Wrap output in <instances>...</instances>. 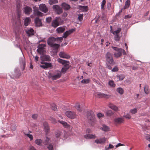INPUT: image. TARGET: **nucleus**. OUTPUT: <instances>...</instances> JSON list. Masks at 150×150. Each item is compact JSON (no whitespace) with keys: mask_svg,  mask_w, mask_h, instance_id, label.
<instances>
[{"mask_svg":"<svg viewBox=\"0 0 150 150\" xmlns=\"http://www.w3.org/2000/svg\"><path fill=\"white\" fill-rule=\"evenodd\" d=\"M61 76V71H59L56 70L52 73L48 72V78L53 80H56L60 78Z\"/></svg>","mask_w":150,"mask_h":150,"instance_id":"nucleus-1","label":"nucleus"},{"mask_svg":"<svg viewBox=\"0 0 150 150\" xmlns=\"http://www.w3.org/2000/svg\"><path fill=\"white\" fill-rule=\"evenodd\" d=\"M87 116L88 122L91 125H93L96 121L95 115L93 112L92 111L88 112Z\"/></svg>","mask_w":150,"mask_h":150,"instance_id":"nucleus-2","label":"nucleus"},{"mask_svg":"<svg viewBox=\"0 0 150 150\" xmlns=\"http://www.w3.org/2000/svg\"><path fill=\"white\" fill-rule=\"evenodd\" d=\"M62 41V37H58L56 38L53 37H50L47 40L48 45L50 46L51 45L54 44L55 42H61Z\"/></svg>","mask_w":150,"mask_h":150,"instance_id":"nucleus-3","label":"nucleus"},{"mask_svg":"<svg viewBox=\"0 0 150 150\" xmlns=\"http://www.w3.org/2000/svg\"><path fill=\"white\" fill-rule=\"evenodd\" d=\"M61 19L59 17H57L53 20L52 22L51 25L54 28H56L62 23Z\"/></svg>","mask_w":150,"mask_h":150,"instance_id":"nucleus-4","label":"nucleus"},{"mask_svg":"<svg viewBox=\"0 0 150 150\" xmlns=\"http://www.w3.org/2000/svg\"><path fill=\"white\" fill-rule=\"evenodd\" d=\"M50 142V139L47 137L45 138V141L43 142L40 139H37L35 141V143L40 146L42 144H43L44 145H48Z\"/></svg>","mask_w":150,"mask_h":150,"instance_id":"nucleus-5","label":"nucleus"},{"mask_svg":"<svg viewBox=\"0 0 150 150\" xmlns=\"http://www.w3.org/2000/svg\"><path fill=\"white\" fill-rule=\"evenodd\" d=\"M105 58L109 64H114L115 62L113 60L112 54L109 52H108L105 55Z\"/></svg>","mask_w":150,"mask_h":150,"instance_id":"nucleus-6","label":"nucleus"},{"mask_svg":"<svg viewBox=\"0 0 150 150\" xmlns=\"http://www.w3.org/2000/svg\"><path fill=\"white\" fill-rule=\"evenodd\" d=\"M46 45L44 44H39L38 46V48L37 50V52L40 54H43L45 53V51L44 47Z\"/></svg>","mask_w":150,"mask_h":150,"instance_id":"nucleus-7","label":"nucleus"},{"mask_svg":"<svg viewBox=\"0 0 150 150\" xmlns=\"http://www.w3.org/2000/svg\"><path fill=\"white\" fill-rule=\"evenodd\" d=\"M65 114L67 117L71 119H74L76 117L75 113L70 111H67L65 112Z\"/></svg>","mask_w":150,"mask_h":150,"instance_id":"nucleus-8","label":"nucleus"},{"mask_svg":"<svg viewBox=\"0 0 150 150\" xmlns=\"http://www.w3.org/2000/svg\"><path fill=\"white\" fill-rule=\"evenodd\" d=\"M96 96L98 98H104L107 99L109 98L111 95L109 94H105L104 93H97L96 95Z\"/></svg>","mask_w":150,"mask_h":150,"instance_id":"nucleus-9","label":"nucleus"},{"mask_svg":"<svg viewBox=\"0 0 150 150\" xmlns=\"http://www.w3.org/2000/svg\"><path fill=\"white\" fill-rule=\"evenodd\" d=\"M124 121L123 117H116L114 119V122L116 125L120 124L122 123Z\"/></svg>","mask_w":150,"mask_h":150,"instance_id":"nucleus-10","label":"nucleus"},{"mask_svg":"<svg viewBox=\"0 0 150 150\" xmlns=\"http://www.w3.org/2000/svg\"><path fill=\"white\" fill-rule=\"evenodd\" d=\"M107 140V138L105 137L97 139L95 140V142L97 144H103L105 143Z\"/></svg>","mask_w":150,"mask_h":150,"instance_id":"nucleus-11","label":"nucleus"},{"mask_svg":"<svg viewBox=\"0 0 150 150\" xmlns=\"http://www.w3.org/2000/svg\"><path fill=\"white\" fill-rule=\"evenodd\" d=\"M40 59L42 61H50V57L48 55H42L40 57Z\"/></svg>","mask_w":150,"mask_h":150,"instance_id":"nucleus-12","label":"nucleus"},{"mask_svg":"<svg viewBox=\"0 0 150 150\" xmlns=\"http://www.w3.org/2000/svg\"><path fill=\"white\" fill-rule=\"evenodd\" d=\"M59 56L62 58L68 59L70 58V56L67 53L63 52H61L59 54Z\"/></svg>","mask_w":150,"mask_h":150,"instance_id":"nucleus-13","label":"nucleus"},{"mask_svg":"<svg viewBox=\"0 0 150 150\" xmlns=\"http://www.w3.org/2000/svg\"><path fill=\"white\" fill-rule=\"evenodd\" d=\"M39 8L40 11L45 13H46L48 11V8L46 5L44 4H40L39 6Z\"/></svg>","mask_w":150,"mask_h":150,"instance_id":"nucleus-14","label":"nucleus"},{"mask_svg":"<svg viewBox=\"0 0 150 150\" xmlns=\"http://www.w3.org/2000/svg\"><path fill=\"white\" fill-rule=\"evenodd\" d=\"M75 30V29H72L69 30L68 31H67L63 34V35L62 36V38H66L70 34L72 33H73Z\"/></svg>","mask_w":150,"mask_h":150,"instance_id":"nucleus-15","label":"nucleus"},{"mask_svg":"<svg viewBox=\"0 0 150 150\" xmlns=\"http://www.w3.org/2000/svg\"><path fill=\"white\" fill-rule=\"evenodd\" d=\"M25 31L29 37L33 35L34 34V30L32 28L27 29Z\"/></svg>","mask_w":150,"mask_h":150,"instance_id":"nucleus-16","label":"nucleus"},{"mask_svg":"<svg viewBox=\"0 0 150 150\" xmlns=\"http://www.w3.org/2000/svg\"><path fill=\"white\" fill-rule=\"evenodd\" d=\"M32 9L29 6H26L24 8V11L25 13L27 15H29L32 12Z\"/></svg>","mask_w":150,"mask_h":150,"instance_id":"nucleus-17","label":"nucleus"},{"mask_svg":"<svg viewBox=\"0 0 150 150\" xmlns=\"http://www.w3.org/2000/svg\"><path fill=\"white\" fill-rule=\"evenodd\" d=\"M53 8L56 10L58 14L61 13L62 12V9L58 5H54L53 6Z\"/></svg>","mask_w":150,"mask_h":150,"instance_id":"nucleus-18","label":"nucleus"},{"mask_svg":"<svg viewBox=\"0 0 150 150\" xmlns=\"http://www.w3.org/2000/svg\"><path fill=\"white\" fill-rule=\"evenodd\" d=\"M42 64H44V65H41L40 67L44 69L47 68L51 67L52 66V65L51 63L47 62H41Z\"/></svg>","mask_w":150,"mask_h":150,"instance_id":"nucleus-19","label":"nucleus"},{"mask_svg":"<svg viewBox=\"0 0 150 150\" xmlns=\"http://www.w3.org/2000/svg\"><path fill=\"white\" fill-rule=\"evenodd\" d=\"M35 22L36 26L38 27L41 26L42 23L41 20L38 18H36L35 19Z\"/></svg>","mask_w":150,"mask_h":150,"instance_id":"nucleus-20","label":"nucleus"},{"mask_svg":"<svg viewBox=\"0 0 150 150\" xmlns=\"http://www.w3.org/2000/svg\"><path fill=\"white\" fill-rule=\"evenodd\" d=\"M43 126L45 132L46 133L50 131V127L48 123L46 122H44Z\"/></svg>","mask_w":150,"mask_h":150,"instance_id":"nucleus-21","label":"nucleus"},{"mask_svg":"<svg viewBox=\"0 0 150 150\" xmlns=\"http://www.w3.org/2000/svg\"><path fill=\"white\" fill-rule=\"evenodd\" d=\"M65 30V28L64 27H60L58 28L56 30L57 32L58 33H63Z\"/></svg>","mask_w":150,"mask_h":150,"instance_id":"nucleus-22","label":"nucleus"},{"mask_svg":"<svg viewBox=\"0 0 150 150\" xmlns=\"http://www.w3.org/2000/svg\"><path fill=\"white\" fill-rule=\"evenodd\" d=\"M109 107L115 111L117 112L118 110V107L112 103L109 104Z\"/></svg>","mask_w":150,"mask_h":150,"instance_id":"nucleus-23","label":"nucleus"},{"mask_svg":"<svg viewBox=\"0 0 150 150\" xmlns=\"http://www.w3.org/2000/svg\"><path fill=\"white\" fill-rule=\"evenodd\" d=\"M59 122L63 126L66 128L70 129L71 128V126L68 125L66 122L63 121H59Z\"/></svg>","mask_w":150,"mask_h":150,"instance_id":"nucleus-24","label":"nucleus"},{"mask_svg":"<svg viewBox=\"0 0 150 150\" xmlns=\"http://www.w3.org/2000/svg\"><path fill=\"white\" fill-rule=\"evenodd\" d=\"M59 122L63 126L66 128L70 129L71 128V126L68 125L66 122L63 121H59Z\"/></svg>","mask_w":150,"mask_h":150,"instance_id":"nucleus-25","label":"nucleus"},{"mask_svg":"<svg viewBox=\"0 0 150 150\" xmlns=\"http://www.w3.org/2000/svg\"><path fill=\"white\" fill-rule=\"evenodd\" d=\"M61 5L62 8L66 10H69L70 8V6L65 3H62Z\"/></svg>","mask_w":150,"mask_h":150,"instance_id":"nucleus-26","label":"nucleus"},{"mask_svg":"<svg viewBox=\"0 0 150 150\" xmlns=\"http://www.w3.org/2000/svg\"><path fill=\"white\" fill-rule=\"evenodd\" d=\"M79 8L83 12H86L88 11V7L87 6H79Z\"/></svg>","mask_w":150,"mask_h":150,"instance_id":"nucleus-27","label":"nucleus"},{"mask_svg":"<svg viewBox=\"0 0 150 150\" xmlns=\"http://www.w3.org/2000/svg\"><path fill=\"white\" fill-rule=\"evenodd\" d=\"M64 67L61 69V72H65L69 68L70 66L69 64H64Z\"/></svg>","mask_w":150,"mask_h":150,"instance_id":"nucleus-28","label":"nucleus"},{"mask_svg":"<svg viewBox=\"0 0 150 150\" xmlns=\"http://www.w3.org/2000/svg\"><path fill=\"white\" fill-rule=\"evenodd\" d=\"M31 20L29 18H26L24 21V25L25 26H28L30 23Z\"/></svg>","mask_w":150,"mask_h":150,"instance_id":"nucleus-29","label":"nucleus"},{"mask_svg":"<svg viewBox=\"0 0 150 150\" xmlns=\"http://www.w3.org/2000/svg\"><path fill=\"white\" fill-rule=\"evenodd\" d=\"M106 115L108 116L111 117L114 115V113L111 110H108L106 112Z\"/></svg>","mask_w":150,"mask_h":150,"instance_id":"nucleus-30","label":"nucleus"},{"mask_svg":"<svg viewBox=\"0 0 150 150\" xmlns=\"http://www.w3.org/2000/svg\"><path fill=\"white\" fill-rule=\"evenodd\" d=\"M114 39L115 41H119L120 40L121 36L120 34H115L114 35Z\"/></svg>","mask_w":150,"mask_h":150,"instance_id":"nucleus-31","label":"nucleus"},{"mask_svg":"<svg viewBox=\"0 0 150 150\" xmlns=\"http://www.w3.org/2000/svg\"><path fill=\"white\" fill-rule=\"evenodd\" d=\"M57 60L59 62L62 64H65L67 63H69V61H65L60 58L58 59Z\"/></svg>","mask_w":150,"mask_h":150,"instance_id":"nucleus-32","label":"nucleus"},{"mask_svg":"<svg viewBox=\"0 0 150 150\" xmlns=\"http://www.w3.org/2000/svg\"><path fill=\"white\" fill-rule=\"evenodd\" d=\"M130 4V0H127L125 3L124 8L125 9L128 8Z\"/></svg>","mask_w":150,"mask_h":150,"instance_id":"nucleus-33","label":"nucleus"},{"mask_svg":"<svg viewBox=\"0 0 150 150\" xmlns=\"http://www.w3.org/2000/svg\"><path fill=\"white\" fill-rule=\"evenodd\" d=\"M60 46V45H59L56 43H54V44H53L52 45H51L50 47L54 48L55 50H57L58 48Z\"/></svg>","mask_w":150,"mask_h":150,"instance_id":"nucleus-34","label":"nucleus"},{"mask_svg":"<svg viewBox=\"0 0 150 150\" xmlns=\"http://www.w3.org/2000/svg\"><path fill=\"white\" fill-rule=\"evenodd\" d=\"M121 28H118L117 30L112 32V33L113 35L119 34V33L121 31Z\"/></svg>","mask_w":150,"mask_h":150,"instance_id":"nucleus-35","label":"nucleus"},{"mask_svg":"<svg viewBox=\"0 0 150 150\" xmlns=\"http://www.w3.org/2000/svg\"><path fill=\"white\" fill-rule=\"evenodd\" d=\"M114 55L115 57L116 58H118L121 57L122 54L121 52H120V50L118 51L117 52L114 53Z\"/></svg>","mask_w":150,"mask_h":150,"instance_id":"nucleus-36","label":"nucleus"},{"mask_svg":"<svg viewBox=\"0 0 150 150\" xmlns=\"http://www.w3.org/2000/svg\"><path fill=\"white\" fill-rule=\"evenodd\" d=\"M102 129L103 131L105 132L108 131L109 130V127L105 125H103Z\"/></svg>","mask_w":150,"mask_h":150,"instance_id":"nucleus-37","label":"nucleus"},{"mask_svg":"<svg viewBox=\"0 0 150 150\" xmlns=\"http://www.w3.org/2000/svg\"><path fill=\"white\" fill-rule=\"evenodd\" d=\"M125 77V76L123 74L117 75V79H119V80H122Z\"/></svg>","mask_w":150,"mask_h":150,"instance_id":"nucleus-38","label":"nucleus"},{"mask_svg":"<svg viewBox=\"0 0 150 150\" xmlns=\"http://www.w3.org/2000/svg\"><path fill=\"white\" fill-rule=\"evenodd\" d=\"M117 91L120 94L122 95L124 93V90L121 88H118L117 89Z\"/></svg>","mask_w":150,"mask_h":150,"instance_id":"nucleus-39","label":"nucleus"},{"mask_svg":"<svg viewBox=\"0 0 150 150\" xmlns=\"http://www.w3.org/2000/svg\"><path fill=\"white\" fill-rule=\"evenodd\" d=\"M90 81V79H83L82 80L81 82L82 83L87 84L89 83Z\"/></svg>","mask_w":150,"mask_h":150,"instance_id":"nucleus-40","label":"nucleus"},{"mask_svg":"<svg viewBox=\"0 0 150 150\" xmlns=\"http://www.w3.org/2000/svg\"><path fill=\"white\" fill-rule=\"evenodd\" d=\"M108 84L111 87H114L115 86V84L114 83V82L112 81H110L108 83Z\"/></svg>","mask_w":150,"mask_h":150,"instance_id":"nucleus-41","label":"nucleus"},{"mask_svg":"<svg viewBox=\"0 0 150 150\" xmlns=\"http://www.w3.org/2000/svg\"><path fill=\"white\" fill-rule=\"evenodd\" d=\"M57 0H49V3L50 5H52L58 2Z\"/></svg>","mask_w":150,"mask_h":150,"instance_id":"nucleus-42","label":"nucleus"},{"mask_svg":"<svg viewBox=\"0 0 150 150\" xmlns=\"http://www.w3.org/2000/svg\"><path fill=\"white\" fill-rule=\"evenodd\" d=\"M62 134V132L59 131H57L55 133V136L56 137H59Z\"/></svg>","mask_w":150,"mask_h":150,"instance_id":"nucleus-43","label":"nucleus"},{"mask_svg":"<svg viewBox=\"0 0 150 150\" xmlns=\"http://www.w3.org/2000/svg\"><path fill=\"white\" fill-rule=\"evenodd\" d=\"M78 19L79 21H81L83 19V14H80L78 15Z\"/></svg>","mask_w":150,"mask_h":150,"instance_id":"nucleus-44","label":"nucleus"},{"mask_svg":"<svg viewBox=\"0 0 150 150\" xmlns=\"http://www.w3.org/2000/svg\"><path fill=\"white\" fill-rule=\"evenodd\" d=\"M49 120L52 123L55 124L57 123L56 120L53 117H50Z\"/></svg>","mask_w":150,"mask_h":150,"instance_id":"nucleus-45","label":"nucleus"},{"mask_svg":"<svg viewBox=\"0 0 150 150\" xmlns=\"http://www.w3.org/2000/svg\"><path fill=\"white\" fill-rule=\"evenodd\" d=\"M137 109L136 108H133L131 109L130 111V113L132 114H135L137 112Z\"/></svg>","mask_w":150,"mask_h":150,"instance_id":"nucleus-46","label":"nucleus"},{"mask_svg":"<svg viewBox=\"0 0 150 150\" xmlns=\"http://www.w3.org/2000/svg\"><path fill=\"white\" fill-rule=\"evenodd\" d=\"M76 108L79 111H81L82 110L80 108V105L79 103L76 104L75 105Z\"/></svg>","mask_w":150,"mask_h":150,"instance_id":"nucleus-47","label":"nucleus"},{"mask_svg":"<svg viewBox=\"0 0 150 150\" xmlns=\"http://www.w3.org/2000/svg\"><path fill=\"white\" fill-rule=\"evenodd\" d=\"M106 1L105 0H103L102 3L101 4V8L102 9H104V7L105 6V5L106 4Z\"/></svg>","mask_w":150,"mask_h":150,"instance_id":"nucleus-48","label":"nucleus"},{"mask_svg":"<svg viewBox=\"0 0 150 150\" xmlns=\"http://www.w3.org/2000/svg\"><path fill=\"white\" fill-rule=\"evenodd\" d=\"M144 91L146 94H148L149 93V91H148V87L147 86H145L144 88Z\"/></svg>","mask_w":150,"mask_h":150,"instance_id":"nucleus-49","label":"nucleus"},{"mask_svg":"<svg viewBox=\"0 0 150 150\" xmlns=\"http://www.w3.org/2000/svg\"><path fill=\"white\" fill-rule=\"evenodd\" d=\"M35 14L38 16H42L43 13L40 12L38 11L35 12Z\"/></svg>","mask_w":150,"mask_h":150,"instance_id":"nucleus-50","label":"nucleus"},{"mask_svg":"<svg viewBox=\"0 0 150 150\" xmlns=\"http://www.w3.org/2000/svg\"><path fill=\"white\" fill-rule=\"evenodd\" d=\"M47 148L49 150H53V146L51 144L48 145V146L47 147Z\"/></svg>","mask_w":150,"mask_h":150,"instance_id":"nucleus-51","label":"nucleus"},{"mask_svg":"<svg viewBox=\"0 0 150 150\" xmlns=\"http://www.w3.org/2000/svg\"><path fill=\"white\" fill-rule=\"evenodd\" d=\"M52 20V18L51 17H47L46 18V19L47 22L48 23H50L51 22Z\"/></svg>","mask_w":150,"mask_h":150,"instance_id":"nucleus-52","label":"nucleus"},{"mask_svg":"<svg viewBox=\"0 0 150 150\" xmlns=\"http://www.w3.org/2000/svg\"><path fill=\"white\" fill-rule=\"evenodd\" d=\"M25 135L30 139L31 140L33 139V137L31 134H25Z\"/></svg>","mask_w":150,"mask_h":150,"instance_id":"nucleus-53","label":"nucleus"},{"mask_svg":"<svg viewBox=\"0 0 150 150\" xmlns=\"http://www.w3.org/2000/svg\"><path fill=\"white\" fill-rule=\"evenodd\" d=\"M51 108L52 110L54 111L56 110H57V108L56 107V105L54 104H53Z\"/></svg>","mask_w":150,"mask_h":150,"instance_id":"nucleus-54","label":"nucleus"},{"mask_svg":"<svg viewBox=\"0 0 150 150\" xmlns=\"http://www.w3.org/2000/svg\"><path fill=\"white\" fill-rule=\"evenodd\" d=\"M118 70V68L117 66H115L114 68L112 70V72H116Z\"/></svg>","mask_w":150,"mask_h":150,"instance_id":"nucleus-55","label":"nucleus"},{"mask_svg":"<svg viewBox=\"0 0 150 150\" xmlns=\"http://www.w3.org/2000/svg\"><path fill=\"white\" fill-rule=\"evenodd\" d=\"M124 117L129 119H130L131 118L130 115L129 114H127L126 115H125L124 116Z\"/></svg>","mask_w":150,"mask_h":150,"instance_id":"nucleus-56","label":"nucleus"},{"mask_svg":"<svg viewBox=\"0 0 150 150\" xmlns=\"http://www.w3.org/2000/svg\"><path fill=\"white\" fill-rule=\"evenodd\" d=\"M97 115L98 117L99 118H100L101 117H103L104 115L103 114H102L101 113H99L97 114Z\"/></svg>","mask_w":150,"mask_h":150,"instance_id":"nucleus-57","label":"nucleus"},{"mask_svg":"<svg viewBox=\"0 0 150 150\" xmlns=\"http://www.w3.org/2000/svg\"><path fill=\"white\" fill-rule=\"evenodd\" d=\"M145 138L146 139L150 142V135L149 134H147L145 136Z\"/></svg>","mask_w":150,"mask_h":150,"instance_id":"nucleus-58","label":"nucleus"},{"mask_svg":"<svg viewBox=\"0 0 150 150\" xmlns=\"http://www.w3.org/2000/svg\"><path fill=\"white\" fill-rule=\"evenodd\" d=\"M89 136V139H95L96 138V137L95 136V135H93V134H90V135H88Z\"/></svg>","mask_w":150,"mask_h":150,"instance_id":"nucleus-59","label":"nucleus"},{"mask_svg":"<svg viewBox=\"0 0 150 150\" xmlns=\"http://www.w3.org/2000/svg\"><path fill=\"white\" fill-rule=\"evenodd\" d=\"M112 48L115 51H117V52L120 50V49L121 48H119L117 47H114L113 46L112 47Z\"/></svg>","mask_w":150,"mask_h":150,"instance_id":"nucleus-60","label":"nucleus"},{"mask_svg":"<svg viewBox=\"0 0 150 150\" xmlns=\"http://www.w3.org/2000/svg\"><path fill=\"white\" fill-rule=\"evenodd\" d=\"M120 52H121L122 54V53H123L124 55H126V52L124 50L122 49H120Z\"/></svg>","mask_w":150,"mask_h":150,"instance_id":"nucleus-61","label":"nucleus"},{"mask_svg":"<svg viewBox=\"0 0 150 150\" xmlns=\"http://www.w3.org/2000/svg\"><path fill=\"white\" fill-rule=\"evenodd\" d=\"M15 75L16 77L18 78L21 75V74L20 72L18 71L17 74L16 75Z\"/></svg>","mask_w":150,"mask_h":150,"instance_id":"nucleus-62","label":"nucleus"},{"mask_svg":"<svg viewBox=\"0 0 150 150\" xmlns=\"http://www.w3.org/2000/svg\"><path fill=\"white\" fill-rule=\"evenodd\" d=\"M132 17V15H127L126 16H125V19H127L128 18H130Z\"/></svg>","mask_w":150,"mask_h":150,"instance_id":"nucleus-63","label":"nucleus"},{"mask_svg":"<svg viewBox=\"0 0 150 150\" xmlns=\"http://www.w3.org/2000/svg\"><path fill=\"white\" fill-rule=\"evenodd\" d=\"M38 117L37 114H33L32 115V117L34 119H36Z\"/></svg>","mask_w":150,"mask_h":150,"instance_id":"nucleus-64","label":"nucleus"}]
</instances>
